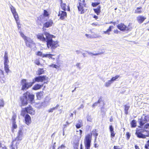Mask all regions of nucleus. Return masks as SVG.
I'll use <instances>...</instances> for the list:
<instances>
[{"mask_svg":"<svg viewBox=\"0 0 149 149\" xmlns=\"http://www.w3.org/2000/svg\"><path fill=\"white\" fill-rule=\"evenodd\" d=\"M102 98L101 97L100 98L99 100H98L96 102H97V103H100L102 101Z\"/></svg>","mask_w":149,"mask_h":149,"instance_id":"obj_52","label":"nucleus"},{"mask_svg":"<svg viewBox=\"0 0 149 149\" xmlns=\"http://www.w3.org/2000/svg\"><path fill=\"white\" fill-rule=\"evenodd\" d=\"M55 110L54 108L53 107L52 108H51L49 109L48 111L49 113L52 112L54 110Z\"/></svg>","mask_w":149,"mask_h":149,"instance_id":"obj_48","label":"nucleus"},{"mask_svg":"<svg viewBox=\"0 0 149 149\" xmlns=\"http://www.w3.org/2000/svg\"><path fill=\"white\" fill-rule=\"evenodd\" d=\"M149 121V117L148 116H145L144 117H142L139 119V127L143 129H137L136 130L135 134L139 138L145 139L146 137H149V131L146 129L149 128V123H146Z\"/></svg>","mask_w":149,"mask_h":149,"instance_id":"obj_1","label":"nucleus"},{"mask_svg":"<svg viewBox=\"0 0 149 149\" xmlns=\"http://www.w3.org/2000/svg\"><path fill=\"white\" fill-rule=\"evenodd\" d=\"M56 146L55 145V143L52 146V149H56Z\"/></svg>","mask_w":149,"mask_h":149,"instance_id":"obj_56","label":"nucleus"},{"mask_svg":"<svg viewBox=\"0 0 149 149\" xmlns=\"http://www.w3.org/2000/svg\"><path fill=\"white\" fill-rule=\"evenodd\" d=\"M144 148L146 149H149V140H148L146 142L144 146Z\"/></svg>","mask_w":149,"mask_h":149,"instance_id":"obj_37","label":"nucleus"},{"mask_svg":"<svg viewBox=\"0 0 149 149\" xmlns=\"http://www.w3.org/2000/svg\"><path fill=\"white\" fill-rule=\"evenodd\" d=\"M109 24H112L115 26L116 24V22L111 21Z\"/></svg>","mask_w":149,"mask_h":149,"instance_id":"obj_51","label":"nucleus"},{"mask_svg":"<svg viewBox=\"0 0 149 149\" xmlns=\"http://www.w3.org/2000/svg\"><path fill=\"white\" fill-rule=\"evenodd\" d=\"M53 24V22L52 19H50L43 24V27L48 28L52 26Z\"/></svg>","mask_w":149,"mask_h":149,"instance_id":"obj_18","label":"nucleus"},{"mask_svg":"<svg viewBox=\"0 0 149 149\" xmlns=\"http://www.w3.org/2000/svg\"><path fill=\"white\" fill-rule=\"evenodd\" d=\"M130 124L132 128L135 127L137 125L136 121L135 120H132L130 123Z\"/></svg>","mask_w":149,"mask_h":149,"instance_id":"obj_26","label":"nucleus"},{"mask_svg":"<svg viewBox=\"0 0 149 149\" xmlns=\"http://www.w3.org/2000/svg\"><path fill=\"white\" fill-rule=\"evenodd\" d=\"M135 149H140L139 147L137 145H135Z\"/></svg>","mask_w":149,"mask_h":149,"instance_id":"obj_61","label":"nucleus"},{"mask_svg":"<svg viewBox=\"0 0 149 149\" xmlns=\"http://www.w3.org/2000/svg\"><path fill=\"white\" fill-rule=\"evenodd\" d=\"M44 33H38L36 35L37 38L40 40L42 41L47 42V39L46 37L45 38L44 36Z\"/></svg>","mask_w":149,"mask_h":149,"instance_id":"obj_17","label":"nucleus"},{"mask_svg":"<svg viewBox=\"0 0 149 149\" xmlns=\"http://www.w3.org/2000/svg\"><path fill=\"white\" fill-rule=\"evenodd\" d=\"M10 8L17 25L18 29H20L21 27V24L20 23L18 15L16 12V9L12 5L10 6Z\"/></svg>","mask_w":149,"mask_h":149,"instance_id":"obj_5","label":"nucleus"},{"mask_svg":"<svg viewBox=\"0 0 149 149\" xmlns=\"http://www.w3.org/2000/svg\"><path fill=\"white\" fill-rule=\"evenodd\" d=\"M59 106V104H57L55 107H54V108L55 109H57L58 107Z\"/></svg>","mask_w":149,"mask_h":149,"instance_id":"obj_58","label":"nucleus"},{"mask_svg":"<svg viewBox=\"0 0 149 149\" xmlns=\"http://www.w3.org/2000/svg\"><path fill=\"white\" fill-rule=\"evenodd\" d=\"M38 74L40 75L44 73L43 68H39L38 70Z\"/></svg>","mask_w":149,"mask_h":149,"instance_id":"obj_32","label":"nucleus"},{"mask_svg":"<svg viewBox=\"0 0 149 149\" xmlns=\"http://www.w3.org/2000/svg\"><path fill=\"white\" fill-rule=\"evenodd\" d=\"M17 126L16 124V122H13L12 131L13 132L14 130L15 129H17Z\"/></svg>","mask_w":149,"mask_h":149,"instance_id":"obj_31","label":"nucleus"},{"mask_svg":"<svg viewBox=\"0 0 149 149\" xmlns=\"http://www.w3.org/2000/svg\"><path fill=\"white\" fill-rule=\"evenodd\" d=\"M93 17L95 18L96 19H97L98 18V17L96 15H94L93 16Z\"/></svg>","mask_w":149,"mask_h":149,"instance_id":"obj_59","label":"nucleus"},{"mask_svg":"<svg viewBox=\"0 0 149 149\" xmlns=\"http://www.w3.org/2000/svg\"><path fill=\"white\" fill-rule=\"evenodd\" d=\"M79 143L78 142H77V143H74H74H73V145H74L73 147L74 148V149L76 148H78V146H79Z\"/></svg>","mask_w":149,"mask_h":149,"instance_id":"obj_41","label":"nucleus"},{"mask_svg":"<svg viewBox=\"0 0 149 149\" xmlns=\"http://www.w3.org/2000/svg\"><path fill=\"white\" fill-rule=\"evenodd\" d=\"M54 55L52 54H44L43 55V58L48 57L49 58H51L53 59V60H54L55 59V58H52V56Z\"/></svg>","mask_w":149,"mask_h":149,"instance_id":"obj_27","label":"nucleus"},{"mask_svg":"<svg viewBox=\"0 0 149 149\" xmlns=\"http://www.w3.org/2000/svg\"><path fill=\"white\" fill-rule=\"evenodd\" d=\"M65 11H59L58 16H59V19L62 20H64L67 17V14Z\"/></svg>","mask_w":149,"mask_h":149,"instance_id":"obj_15","label":"nucleus"},{"mask_svg":"<svg viewBox=\"0 0 149 149\" xmlns=\"http://www.w3.org/2000/svg\"><path fill=\"white\" fill-rule=\"evenodd\" d=\"M142 7H138L136 8L134 11V13L136 14H140L143 12Z\"/></svg>","mask_w":149,"mask_h":149,"instance_id":"obj_22","label":"nucleus"},{"mask_svg":"<svg viewBox=\"0 0 149 149\" xmlns=\"http://www.w3.org/2000/svg\"><path fill=\"white\" fill-rule=\"evenodd\" d=\"M114 27L113 26H110L108 29L106 31H103V33L105 34H107L108 35L110 34V32L112 31V29Z\"/></svg>","mask_w":149,"mask_h":149,"instance_id":"obj_23","label":"nucleus"},{"mask_svg":"<svg viewBox=\"0 0 149 149\" xmlns=\"http://www.w3.org/2000/svg\"><path fill=\"white\" fill-rule=\"evenodd\" d=\"M44 54H42V52L39 51H38L36 54V55H37V56L42 57V58Z\"/></svg>","mask_w":149,"mask_h":149,"instance_id":"obj_40","label":"nucleus"},{"mask_svg":"<svg viewBox=\"0 0 149 149\" xmlns=\"http://www.w3.org/2000/svg\"><path fill=\"white\" fill-rule=\"evenodd\" d=\"M16 116V115L13 116L12 117V120H13V122H16L15 120Z\"/></svg>","mask_w":149,"mask_h":149,"instance_id":"obj_47","label":"nucleus"},{"mask_svg":"<svg viewBox=\"0 0 149 149\" xmlns=\"http://www.w3.org/2000/svg\"><path fill=\"white\" fill-rule=\"evenodd\" d=\"M43 16L42 15L37 17L36 22L38 23H40V25H41L42 23H43L42 19H44L45 17H46L49 18V17L50 14L46 10H43V12L42 14ZM46 20H44V21Z\"/></svg>","mask_w":149,"mask_h":149,"instance_id":"obj_8","label":"nucleus"},{"mask_svg":"<svg viewBox=\"0 0 149 149\" xmlns=\"http://www.w3.org/2000/svg\"><path fill=\"white\" fill-rule=\"evenodd\" d=\"M119 32V31L117 29L113 31L114 33L116 34L118 33Z\"/></svg>","mask_w":149,"mask_h":149,"instance_id":"obj_53","label":"nucleus"},{"mask_svg":"<svg viewBox=\"0 0 149 149\" xmlns=\"http://www.w3.org/2000/svg\"><path fill=\"white\" fill-rule=\"evenodd\" d=\"M117 27L119 30L122 31H130L131 29V28H129L128 26H127L122 23L118 24L117 25Z\"/></svg>","mask_w":149,"mask_h":149,"instance_id":"obj_12","label":"nucleus"},{"mask_svg":"<svg viewBox=\"0 0 149 149\" xmlns=\"http://www.w3.org/2000/svg\"><path fill=\"white\" fill-rule=\"evenodd\" d=\"M97 102H95V103H94L93 104L92 106L93 107H94L97 106Z\"/></svg>","mask_w":149,"mask_h":149,"instance_id":"obj_54","label":"nucleus"},{"mask_svg":"<svg viewBox=\"0 0 149 149\" xmlns=\"http://www.w3.org/2000/svg\"><path fill=\"white\" fill-rule=\"evenodd\" d=\"M6 80V77L5 75L4 71L0 69V83H5Z\"/></svg>","mask_w":149,"mask_h":149,"instance_id":"obj_14","label":"nucleus"},{"mask_svg":"<svg viewBox=\"0 0 149 149\" xmlns=\"http://www.w3.org/2000/svg\"><path fill=\"white\" fill-rule=\"evenodd\" d=\"M43 93V91H40L36 93V96L38 100H40L42 98Z\"/></svg>","mask_w":149,"mask_h":149,"instance_id":"obj_24","label":"nucleus"},{"mask_svg":"<svg viewBox=\"0 0 149 149\" xmlns=\"http://www.w3.org/2000/svg\"><path fill=\"white\" fill-rule=\"evenodd\" d=\"M146 19V17L142 15H139L136 17V20L139 24L142 23Z\"/></svg>","mask_w":149,"mask_h":149,"instance_id":"obj_20","label":"nucleus"},{"mask_svg":"<svg viewBox=\"0 0 149 149\" xmlns=\"http://www.w3.org/2000/svg\"><path fill=\"white\" fill-rule=\"evenodd\" d=\"M103 109H104V107H101V112L102 113L103 112L104 113H105V112L104 111V110H103Z\"/></svg>","mask_w":149,"mask_h":149,"instance_id":"obj_60","label":"nucleus"},{"mask_svg":"<svg viewBox=\"0 0 149 149\" xmlns=\"http://www.w3.org/2000/svg\"><path fill=\"white\" fill-rule=\"evenodd\" d=\"M113 82L111 80H109L107 82L105 83V86L106 87H108Z\"/></svg>","mask_w":149,"mask_h":149,"instance_id":"obj_35","label":"nucleus"},{"mask_svg":"<svg viewBox=\"0 0 149 149\" xmlns=\"http://www.w3.org/2000/svg\"><path fill=\"white\" fill-rule=\"evenodd\" d=\"M92 134L90 133L86 135L84 139V145L85 149H90L92 139Z\"/></svg>","mask_w":149,"mask_h":149,"instance_id":"obj_10","label":"nucleus"},{"mask_svg":"<svg viewBox=\"0 0 149 149\" xmlns=\"http://www.w3.org/2000/svg\"><path fill=\"white\" fill-rule=\"evenodd\" d=\"M4 106V102L3 99L0 100V108L3 107Z\"/></svg>","mask_w":149,"mask_h":149,"instance_id":"obj_34","label":"nucleus"},{"mask_svg":"<svg viewBox=\"0 0 149 149\" xmlns=\"http://www.w3.org/2000/svg\"><path fill=\"white\" fill-rule=\"evenodd\" d=\"M84 105L83 104H81L80 105V106L78 108V109H82L84 108Z\"/></svg>","mask_w":149,"mask_h":149,"instance_id":"obj_50","label":"nucleus"},{"mask_svg":"<svg viewBox=\"0 0 149 149\" xmlns=\"http://www.w3.org/2000/svg\"><path fill=\"white\" fill-rule=\"evenodd\" d=\"M19 33L21 36L24 39L26 45L27 46L30 48H31L32 47L33 45H35V43H34L33 41L30 38H28L25 36L24 33L21 31L19 32Z\"/></svg>","mask_w":149,"mask_h":149,"instance_id":"obj_6","label":"nucleus"},{"mask_svg":"<svg viewBox=\"0 0 149 149\" xmlns=\"http://www.w3.org/2000/svg\"><path fill=\"white\" fill-rule=\"evenodd\" d=\"M49 66L50 67H52V68H57L60 67V65L58 66L53 64H52L50 65Z\"/></svg>","mask_w":149,"mask_h":149,"instance_id":"obj_39","label":"nucleus"},{"mask_svg":"<svg viewBox=\"0 0 149 149\" xmlns=\"http://www.w3.org/2000/svg\"><path fill=\"white\" fill-rule=\"evenodd\" d=\"M124 107L125 113L127 115L128 114V110L130 108V106L126 104L124 105Z\"/></svg>","mask_w":149,"mask_h":149,"instance_id":"obj_29","label":"nucleus"},{"mask_svg":"<svg viewBox=\"0 0 149 149\" xmlns=\"http://www.w3.org/2000/svg\"><path fill=\"white\" fill-rule=\"evenodd\" d=\"M126 136L127 139V140H129L130 138L131 135L129 132H127L126 134Z\"/></svg>","mask_w":149,"mask_h":149,"instance_id":"obj_43","label":"nucleus"},{"mask_svg":"<svg viewBox=\"0 0 149 149\" xmlns=\"http://www.w3.org/2000/svg\"><path fill=\"white\" fill-rule=\"evenodd\" d=\"M113 149H122L119 148V146H114L113 147Z\"/></svg>","mask_w":149,"mask_h":149,"instance_id":"obj_49","label":"nucleus"},{"mask_svg":"<svg viewBox=\"0 0 149 149\" xmlns=\"http://www.w3.org/2000/svg\"><path fill=\"white\" fill-rule=\"evenodd\" d=\"M119 77V75H116L115 76L112 77L110 80L113 82V81H116Z\"/></svg>","mask_w":149,"mask_h":149,"instance_id":"obj_33","label":"nucleus"},{"mask_svg":"<svg viewBox=\"0 0 149 149\" xmlns=\"http://www.w3.org/2000/svg\"><path fill=\"white\" fill-rule=\"evenodd\" d=\"M23 129H20L18 131L17 135L16 138V139L17 140H21L22 139V137L23 134Z\"/></svg>","mask_w":149,"mask_h":149,"instance_id":"obj_19","label":"nucleus"},{"mask_svg":"<svg viewBox=\"0 0 149 149\" xmlns=\"http://www.w3.org/2000/svg\"><path fill=\"white\" fill-rule=\"evenodd\" d=\"M25 123L27 125H30L31 123V116L28 114H25L24 116Z\"/></svg>","mask_w":149,"mask_h":149,"instance_id":"obj_16","label":"nucleus"},{"mask_svg":"<svg viewBox=\"0 0 149 149\" xmlns=\"http://www.w3.org/2000/svg\"><path fill=\"white\" fill-rule=\"evenodd\" d=\"M77 8L78 11L80 14H84L87 10L86 9V3L85 0H78Z\"/></svg>","mask_w":149,"mask_h":149,"instance_id":"obj_4","label":"nucleus"},{"mask_svg":"<svg viewBox=\"0 0 149 149\" xmlns=\"http://www.w3.org/2000/svg\"><path fill=\"white\" fill-rule=\"evenodd\" d=\"M43 86V84H35L33 88V89L34 90H37L40 89Z\"/></svg>","mask_w":149,"mask_h":149,"instance_id":"obj_25","label":"nucleus"},{"mask_svg":"<svg viewBox=\"0 0 149 149\" xmlns=\"http://www.w3.org/2000/svg\"><path fill=\"white\" fill-rule=\"evenodd\" d=\"M67 10L69 11H70V8L69 6H68Z\"/></svg>","mask_w":149,"mask_h":149,"instance_id":"obj_63","label":"nucleus"},{"mask_svg":"<svg viewBox=\"0 0 149 149\" xmlns=\"http://www.w3.org/2000/svg\"><path fill=\"white\" fill-rule=\"evenodd\" d=\"M10 146L12 147L11 149H15V148L13 147V143H12V144Z\"/></svg>","mask_w":149,"mask_h":149,"instance_id":"obj_62","label":"nucleus"},{"mask_svg":"<svg viewBox=\"0 0 149 149\" xmlns=\"http://www.w3.org/2000/svg\"><path fill=\"white\" fill-rule=\"evenodd\" d=\"M4 60V68L5 72L7 73H8L10 72V70L9 68L8 63H9L8 58V52L6 51L5 52L4 55L3 57Z\"/></svg>","mask_w":149,"mask_h":149,"instance_id":"obj_11","label":"nucleus"},{"mask_svg":"<svg viewBox=\"0 0 149 149\" xmlns=\"http://www.w3.org/2000/svg\"><path fill=\"white\" fill-rule=\"evenodd\" d=\"M48 77L46 75L39 76L35 78V81L33 82H42L44 81L47 80Z\"/></svg>","mask_w":149,"mask_h":149,"instance_id":"obj_13","label":"nucleus"},{"mask_svg":"<svg viewBox=\"0 0 149 149\" xmlns=\"http://www.w3.org/2000/svg\"><path fill=\"white\" fill-rule=\"evenodd\" d=\"M3 149H7V148L6 146H5L3 147Z\"/></svg>","mask_w":149,"mask_h":149,"instance_id":"obj_64","label":"nucleus"},{"mask_svg":"<svg viewBox=\"0 0 149 149\" xmlns=\"http://www.w3.org/2000/svg\"><path fill=\"white\" fill-rule=\"evenodd\" d=\"M93 133V134L95 138H97V137L98 136V134L97 132V131L96 130H94L92 131Z\"/></svg>","mask_w":149,"mask_h":149,"instance_id":"obj_38","label":"nucleus"},{"mask_svg":"<svg viewBox=\"0 0 149 149\" xmlns=\"http://www.w3.org/2000/svg\"><path fill=\"white\" fill-rule=\"evenodd\" d=\"M35 95L30 93L28 91H27L23 94V96H20L19 100L21 103V106L27 105L29 101L31 104L35 102Z\"/></svg>","mask_w":149,"mask_h":149,"instance_id":"obj_2","label":"nucleus"},{"mask_svg":"<svg viewBox=\"0 0 149 149\" xmlns=\"http://www.w3.org/2000/svg\"><path fill=\"white\" fill-rule=\"evenodd\" d=\"M78 122L79 123L77 124L76 125V127L77 129L81 128L83 125L81 120H79Z\"/></svg>","mask_w":149,"mask_h":149,"instance_id":"obj_28","label":"nucleus"},{"mask_svg":"<svg viewBox=\"0 0 149 149\" xmlns=\"http://www.w3.org/2000/svg\"><path fill=\"white\" fill-rule=\"evenodd\" d=\"M34 63L36 65H41L39 59H36L35 60Z\"/></svg>","mask_w":149,"mask_h":149,"instance_id":"obj_36","label":"nucleus"},{"mask_svg":"<svg viewBox=\"0 0 149 149\" xmlns=\"http://www.w3.org/2000/svg\"><path fill=\"white\" fill-rule=\"evenodd\" d=\"M100 54H101L100 53H96V54L91 53V54L92 55L96 56V55H97Z\"/></svg>","mask_w":149,"mask_h":149,"instance_id":"obj_57","label":"nucleus"},{"mask_svg":"<svg viewBox=\"0 0 149 149\" xmlns=\"http://www.w3.org/2000/svg\"><path fill=\"white\" fill-rule=\"evenodd\" d=\"M111 133V137L113 138L115 136L116 134V133L114 131L110 132Z\"/></svg>","mask_w":149,"mask_h":149,"instance_id":"obj_44","label":"nucleus"},{"mask_svg":"<svg viewBox=\"0 0 149 149\" xmlns=\"http://www.w3.org/2000/svg\"><path fill=\"white\" fill-rule=\"evenodd\" d=\"M100 4V2H93L92 3L91 5L93 7H95L97 6V5H98Z\"/></svg>","mask_w":149,"mask_h":149,"instance_id":"obj_42","label":"nucleus"},{"mask_svg":"<svg viewBox=\"0 0 149 149\" xmlns=\"http://www.w3.org/2000/svg\"><path fill=\"white\" fill-rule=\"evenodd\" d=\"M29 113L31 115H34L35 113V111L31 105L25 107L24 110H22L21 111V115L24 116L26 113Z\"/></svg>","mask_w":149,"mask_h":149,"instance_id":"obj_7","label":"nucleus"},{"mask_svg":"<svg viewBox=\"0 0 149 149\" xmlns=\"http://www.w3.org/2000/svg\"><path fill=\"white\" fill-rule=\"evenodd\" d=\"M101 6L100 5H99L97 8H94L93 10L94 13L97 15H99L101 12Z\"/></svg>","mask_w":149,"mask_h":149,"instance_id":"obj_21","label":"nucleus"},{"mask_svg":"<svg viewBox=\"0 0 149 149\" xmlns=\"http://www.w3.org/2000/svg\"><path fill=\"white\" fill-rule=\"evenodd\" d=\"M60 6L62 9L64 11L66 10V3H60Z\"/></svg>","mask_w":149,"mask_h":149,"instance_id":"obj_30","label":"nucleus"},{"mask_svg":"<svg viewBox=\"0 0 149 149\" xmlns=\"http://www.w3.org/2000/svg\"><path fill=\"white\" fill-rule=\"evenodd\" d=\"M109 129L110 130V132H111V131H114V129L112 125H110L109 127Z\"/></svg>","mask_w":149,"mask_h":149,"instance_id":"obj_46","label":"nucleus"},{"mask_svg":"<svg viewBox=\"0 0 149 149\" xmlns=\"http://www.w3.org/2000/svg\"><path fill=\"white\" fill-rule=\"evenodd\" d=\"M34 83V82H27L26 79H22L21 81L22 86L21 90L24 91L28 89L32 86Z\"/></svg>","mask_w":149,"mask_h":149,"instance_id":"obj_9","label":"nucleus"},{"mask_svg":"<svg viewBox=\"0 0 149 149\" xmlns=\"http://www.w3.org/2000/svg\"><path fill=\"white\" fill-rule=\"evenodd\" d=\"M79 134L80 135V137H81L82 136V130H79Z\"/></svg>","mask_w":149,"mask_h":149,"instance_id":"obj_55","label":"nucleus"},{"mask_svg":"<svg viewBox=\"0 0 149 149\" xmlns=\"http://www.w3.org/2000/svg\"><path fill=\"white\" fill-rule=\"evenodd\" d=\"M65 146L64 144H62L60 146H59L58 148V149H62V148H65Z\"/></svg>","mask_w":149,"mask_h":149,"instance_id":"obj_45","label":"nucleus"},{"mask_svg":"<svg viewBox=\"0 0 149 149\" xmlns=\"http://www.w3.org/2000/svg\"><path fill=\"white\" fill-rule=\"evenodd\" d=\"M45 35L46 36L47 39V45L48 48L50 47L52 50L56 49L59 46L58 42L53 40V35H50L47 32H45Z\"/></svg>","mask_w":149,"mask_h":149,"instance_id":"obj_3","label":"nucleus"}]
</instances>
